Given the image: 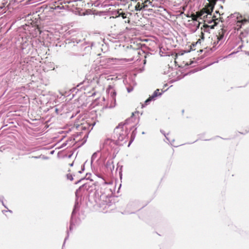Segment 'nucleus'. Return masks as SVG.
<instances>
[{"mask_svg":"<svg viewBox=\"0 0 249 249\" xmlns=\"http://www.w3.org/2000/svg\"><path fill=\"white\" fill-rule=\"evenodd\" d=\"M113 18H121L124 19V22L126 23H130V17L132 16V13L127 11H125L123 9H120L115 11L113 13Z\"/></svg>","mask_w":249,"mask_h":249,"instance_id":"f257e3e1","label":"nucleus"},{"mask_svg":"<svg viewBox=\"0 0 249 249\" xmlns=\"http://www.w3.org/2000/svg\"><path fill=\"white\" fill-rule=\"evenodd\" d=\"M114 138L117 139L118 142H122L126 136L124 131L122 127H116L114 130Z\"/></svg>","mask_w":249,"mask_h":249,"instance_id":"f03ea898","label":"nucleus"},{"mask_svg":"<svg viewBox=\"0 0 249 249\" xmlns=\"http://www.w3.org/2000/svg\"><path fill=\"white\" fill-rule=\"evenodd\" d=\"M159 89H156L152 94V95L150 96L145 101L144 104L147 105L152 100H155L157 97L160 96L162 93L161 92H159Z\"/></svg>","mask_w":249,"mask_h":249,"instance_id":"7ed1b4c3","label":"nucleus"},{"mask_svg":"<svg viewBox=\"0 0 249 249\" xmlns=\"http://www.w3.org/2000/svg\"><path fill=\"white\" fill-rule=\"evenodd\" d=\"M116 92L115 90L111 92L110 93V97L111 99V104L109 106V107L112 108L115 107V102H116Z\"/></svg>","mask_w":249,"mask_h":249,"instance_id":"20e7f679","label":"nucleus"},{"mask_svg":"<svg viewBox=\"0 0 249 249\" xmlns=\"http://www.w3.org/2000/svg\"><path fill=\"white\" fill-rule=\"evenodd\" d=\"M218 22V18H213V19L212 20L207 19V22L209 24L213 23V24L209 25V26H210V29H213L214 27L217 24Z\"/></svg>","mask_w":249,"mask_h":249,"instance_id":"39448f33","label":"nucleus"},{"mask_svg":"<svg viewBox=\"0 0 249 249\" xmlns=\"http://www.w3.org/2000/svg\"><path fill=\"white\" fill-rule=\"evenodd\" d=\"M247 20L245 19H242L241 20H238L236 22V27H237L238 30L241 28L242 25L246 23Z\"/></svg>","mask_w":249,"mask_h":249,"instance_id":"423d86ee","label":"nucleus"},{"mask_svg":"<svg viewBox=\"0 0 249 249\" xmlns=\"http://www.w3.org/2000/svg\"><path fill=\"white\" fill-rule=\"evenodd\" d=\"M146 5H143L142 6H141L140 2H138L135 7V10L137 11H139L141 10L142 9L144 8Z\"/></svg>","mask_w":249,"mask_h":249,"instance_id":"0eeeda50","label":"nucleus"},{"mask_svg":"<svg viewBox=\"0 0 249 249\" xmlns=\"http://www.w3.org/2000/svg\"><path fill=\"white\" fill-rule=\"evenodd\" d=\"M201 30H203L205 32H209L210 30V26L209 25L204 24L202 27H201Z\"/></svg>","mask_w":249,"mask_h":249,"instance_id":"6e6552de","label":"nucleus"},{"mask_svg":"<svg viewBox=\"0 0 249 249\" xmlns=\"http://www.w3.org/2000/svg\"><path fill=\"white\" fill-rule=\"evenodd\" d=\"M67 178L68 179H70V180L72 181L73 180V177H72V176L71 175H70V174H68L67 175Z\"/></svg>","mask_w":249,"mask_h":249,"instance_id":"1a4fd4ad","label":"nucleus"},{"mask_svg":"<svg viewBox=\"0 0 249 249\" xmlns=\"http://www.w3.org/2000/svg\"><path fill=\"white\" fill-rule=\"evenodd\" d=\"M197 18H198V17L195 15H193L192 16V20H193L194 21H197Z\"/></svg>","mask_w":249,"mask_h":249,"instance_id":"9d476101","label":"nucleus"},{"mask_svg":"<svg viewBox=\"0 0 249 249\" xmlns=\"http://www.w3.org/2000/svg\"><path fill=\"white\" fill-rule=\"evenodd\" d=\"M84 185H82V186H80V187H79V188L78 190H76V192H75V195H76V196H77V193H78V192L79 191V190H80V189H81V188H82V187H83Z\"/></svg>","mask_w":249,"mask_h":249,"instance_id":"9b49d317","label":"nucleus"},{"mask_svg":"<svg viewBox=\"0 0 249 249\" xmlns=\"http://www.w3.org/2000/svg\"><path fill=\"white\" fill-rule=\"evenodd\" d=\"M201 38L202 39H204V33H203L202 31L201 32Z\"/></svg>","mask_w":249,"mask_h":249,"instance_id":"f8f14e48","label":"nucleus"},{"mask_svg":"<svg viewBox=\"0 0 249 249\" xmlns=\"http://www.w3.org/2000/svg\"><path fill=\"white\" fill-rule=\"evenodd\" d=\"M148 3V4H151V1H150V0H147L146 1H145V3Z\"/></svg>","mask_w":249,"mask_h":249,"instance_id":"ddd939ff","label":"nucleus"},{"mask_svg":"<svg viewBox=\"0 0 249 249\" xmlns=\"http://www.w3.org/2000/svg\"><path fill=\"white\" fill-rule=\"evenodd\" d=\"M160 131H161V132L162 133H163V134H164V136H165V137H166V139H167V140H168V141L170 142V141L169 140L168 138L166 137V135H165L164 133H163L161 130H160Z\"/></svg>","mask_w":249,"mask_h":249,"instance_id":"4468645a","label":"nucleus"},{"mask_svg":"<svg viewBox=\"0 0 249 249\" xmlns=\"http://www.w3.org/2000/svg\"><path fill=\"white\" fill-rule=\"evenodd\" d=\"M208 16H210V17H209V18H210L211 17V13H208L207 15H206V17H208ZM207 18H208V17H207Z\"/></svg>","mask_w":249,"mask_h":249,"instance_id":"2eb2a0df","label":"nucleus"},{"mask_svg":"<svg viewBox=\"0 0 249 249\" xmlns=\"http://www.w3.org/2000/svg\"><path fill=\"white\" fill-rule=\"evenodd\" d=\"M2 8H3V7H1H1H0V14L2 13V12H1V10H2Z\"/></svg>","mask_w":249,"mask_h":249,"instance_id":"dca6fc26","label":"nucleus"},{"mask_svg":"<svg viewBox=\"0 0 249 249\" xmlns=\"http://www.w3.org/2000/svg\"><path fill=\"white\" fill-rule=\"evenodd\" d=\"M200 22H198V23H197V26H196L197 28H199V26H200Z\"/></svg>","mask_w":249,"mask_h":249,"instance_id":"f3484780","label":"nucleus"},{"mask_svg":"<svg viewBox=\"0 0 249 249\" xmlns=\"http://www.w3.org/2000/svg\"><path fill=\"white\" fill-rule=\"evenodd\" d=\"M43 159L44 160H47L48 159V158L47 157H43Z\"/></svg>","mask_w":249,"mask_h":249,"instance_id":"a211bd4d","label":"nucleus"},{"mask_svg":"<svg viewBox=\"0 0 249 249\" xmlns=\"http://www.w3.org/2000/svg\"><path fill=\"white\" fill-rule=\"evenodd\" d=\"M70 230H71V229H72V225H71H71L70 226Z\"/></svg>","mask_w":249,"mask_h":249,"instance_id":"6ab92c4d","label":"nucleus"},{"mask_svg":"<svg viewBox=\"0 0 249 249\" xmlns=\"http://www.w3.org/2000/svg\"><path fill=\"white\" fill-rule=\"evenodd\" d=\"M223 36H221L219 37V39H221V38H223Z\"/></svg>","mask_w":249,"mask_h":249,"instance_id":"aec40b11","label":"nucleus"},{"mask_svg":"<svg viewBox=\"0 0 249 249\" xmlns=\"http://www.w3.org/2000/svg\"><path fill=\"white\" fill-rule=\"evenodd\" d=\"M40 156L39 157H34V158H36V159H37V158H39Z\"/></svg>","mask_w":249,"mask_h":249,"instance_id":"412c9836","label":"nucleus"},{"mask_svg":"<svg viewBox=\"0 0 249 249\" xmlns=\"http://www.w3.org/2000/svg\"><path fill=\"white\" fill-rule=\"evenodd\" d=\"M94 156V154H93V155H92V158H91V160H92V159H93V158Z\"/></svg>","mask_w":249,"mask_h":249,"instance_id":"4be33fe9","label":"nucleus"},{"mask_svg":"<svg viewBox=\"0 0 249 249\" xmlns=\"http://www.w3.org/2000/svg\"><path fill=\"white\" fill-rule=\"evenodd\" d=\"M1 202H2V205H3L5 207H6L4 206V203H3V202L2 201V200L1 201Z\"/></svg>","mask_w":249,"mask_h":249,"instance_id":"5701e85b","label":"nucleus"},{"mask_svg":"<svg viewBox=\"0 0 249 249\" xmlns=\"http://www.w3.org/2000/svg\"><path fill=\"white\" fill-rule=\"evenodd\" d=\"M74 210H73V212H72V214H73V213H74Z\"/></svg>","mask_w":249,"mask_h":249,"instance_id":"b1692460","label":"nucleus"},{"mask_svg":"<svg viewBox=\"0 0 249 249\" xmlns=\"http://www.w3.org/2000/svg\"><path fill=\"white\" fill-rule=\"evenodd\" d=\"M73 165V163L70 164V166H72Z\"/></svg>","mask_w":249,"mask_h":249,"instance_id":"393cba45","label":"nucleus"},{"mask_svg":"<svg viewBox=\"0 0 249 249\" xmlns=\"http://www.w3.org/2000/svg\"><path fill=\"white\" fill-rule=\"evenodd\" d=\"M142 134H144V132H142Z\"/></svg>","mask_w":249,"mask_h":249,"instance_id":"a878e982","label":"nucleus"},{"mask_svg":"<svg viewBox=\"0 0 249 249\" xmlns=\"http://www.w3.org/2000/svg\"><path fill=\"white\" fill-rule=\"evenodd\" d=\"M79 181H80V180L78 181V182H76V184H77V183L79 182Z\"/></svg>","mask_w":249,"mask_h":249,"instance_id":"bb28decb","label":"nucleus"},{"mask_svg":"<svg viewBox=\"0 0 249 249\" xmlns=\"http://www.w3.org/2000/svg\"><path fill=\"white\" fill-rule=\"evenodd\" d=\"M248 54L249 55V52L248 53Z\"/></svg>","mask_w":249,"mask_h":249,"instance_id":"cd10ccee","label":"nucleus"}]
</instances>
